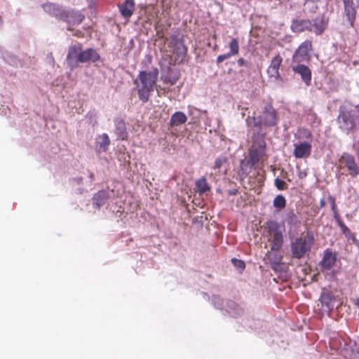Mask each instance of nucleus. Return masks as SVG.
<instances>
[{"label": "nucleus", "instance_id": "nucleus-1", "mask_svg": "<svg viewBox=\"0 0 359 359\" xmlns=\"http://www.w3.org/2000/svg\"><path fill=\"white\" fill-rule=\"evenodd\" d=\"M100 60V55L91 48L83 50L81 45L78 43L69 46L67 55V66L72 71L79 67L80 63L88 62H95Z\"/></svg>", "mask_w": 359, "mask_h": 359}, {"label": "nucleus", "instance_id": "nucleus-2", "mask_svg": "<svg viewBox=\"0 0 359 359\" xmlns=\"http://www.w3.org/2000/svg\"><path fill=\"white\" fill-rule=\"evenodd\" d=\"M158 69H153L150 72L140 71L138 76L134 80L138 97L143 103L148 102L150 93L154 90L158 76Z\"/></svg>", "mask_w": 359, "mask_h": 359}, {"label": "nucleus", "instance_id": "nucleus-3", "mask_svg": "<svg viewBox=\"0 0 359 359\" xmlns=\"http://www.w3.org/2000/svg\"><path fill=\"white\" fill-rule=\"evenodd\" d=\"M359 111L356 107L349 103H344L339 108L337 117L339 128L344 132L348 133L358 123Z\"/></svg>", "mask_w": 359, "mask_h": 359}, {"label": "nucleus", "instance_id": "nucleus-4", "mask_svg": "<svg viewBox=\"0 0 359 359\" xmlns=\"http://www.w3.org/2000/svg\"><path fill=\"white\" fill-rule=\"evenodd\" d=\"M246 121L248 126L253 124L254 126L259 128L262 125L265 126H274L277 123V114L272 105L268 104L264 107L262 116L252 118L248 117Z\"/></svg>", "mask_w": 359, "mask_h": 359}, {"label": "nucleus", "instance_id": "nucleus-5", "mask_svg": "<svg viewBox=\"0 0 359 359\" xmlns=\"http://www.w3.org/2000/svg\"><path fill=\"white\" fill-rule=\"evenodd\" d=\"M313 243V237L307 236L296 238L291 242L290 248L292 257L300 259L310 251Z\"/></svg>", "mask_w": 359, "mask_h": 359}, {"label": "nucleus", "instance_id": "nucleus-6", "mask_svg": "<svg viewBox=\"0 0 359 359\" xmlns=\"http://www.w3.org/2000/svg\"><path fill=\"white\" fill-rule=\"evenodd\" d=\"M269 232V241L271 243V251L278 252L283 244V235L278 222L271 221L267 224Z\"/></svg>", "mask_w": 359, "mask_h": 359}, {"label": "nucleus", "instance_id": "nucleus-7", "mask_svg": "<svg viewBox=\"0 0 359 359\" xmlns=\"http://www.w3.org/2000/svg\"><path fill=\"white\" fill-rule=\"evenodd\" d=\"M212 302L215 307L217 309H225L232 316H238L243 313V309L233 301H226L224 306V300L217 295H214Z\"/></svg>", "mask_w": 359, "mask_h": 359}, {"label": "nucleus", "instance_id": "nucleus-8", "mask_svg": "<svg viewBox=\"0 0 359 359\" xmlns=\"http://www.w3.org/2000/svg\"><path fill=\"white\" fill-rule=\"evenodd\" d=\"M312 43L310 41H305L302 43L294 52L292 62H304L310 60L309 52L311 50Z\"/></svg>", "mask_w": 359, "mask_h": 359}, {"label": "nucleus", "instance_id": "nucleus-9", "mask_svg": "<svg viewBox=\"0 0 359 359\" xmlns=\"http://www.w3.org/2000/svg\"><path fill=\"white\" fill-rule=\"evenodd\" d=\"M265 147L266 143L262 137H260V140L257 144L254 142L252 145L248 157L251 159L252 163H255V165L257 164L265 156Z\"/></svg>", "mask_w": 359, "mask_h": 359}, {"label": "nucleus", "instance_id": "nucleus-10", "mask_svg": "<svg viewBox=\"0 0 359 359\" xmlns=\"http://www.w3.org/2000/svg\"><path fill=\"white\" fill-rule=\"evenodd\" d=\"M291 68L295 74L301 76L302 81L306 86H309L311 84V71L306 65L302 62H292Z\"/></svg>", "mask_w": 359, "mask_h": 359}, {"label": "nucleus", "instance_id": "nucleus-11", "mask_svg": "<svg viewBox=\"0 0 359 359\" xmlns=\"http://www.w3.org/2000/svg\"><path fill=\"white\" fill-rule=\"evenodd\" d=\"M319 301L321 303L323 311L328 314H330L335 306V297L332 292L328 290H323Z\"/></svg>", "mask_w": 359, "mask_h": 359}, {"label": "nucleus", "instance_id": "nucleus-12", "mask_svg": "<svg viewBox=\"0 0 359 359\" xmlns=\"http://www.w3.org/2000/svg\"><path fill=\"white\" fill-rule=\"evenodd\" d=\"M85 16L78 11L65 9L63 13L62 20L67 22L69 25H79L84 20Z\"/></svg>", "mask_w": 359, "mask_h": 359}, {"label": "nucleus", "instance_id": "nucleus-13", "mask_svg": "<svg viewBox=\"0 0 359 359\" xmlns=\"http://www.w3.org/2000/svg\"><path fill=\"white\" fill-rule=\"evenodd\" d=\"M170 46L172 49L173 54L176 55L178 57L183 58L186 55L187 48L182 39L178 38L175 35L171 36Z\"/></svg>", "mask_w": 359, "mask_h": 359}, {"label": "nucleus", "instance_id": "nucleus-14", "mask_svg": "<svg viewBox=\"0 0 359 359\" xmlns=\"http://www.w3.org/2000/svg\"><path fill=\"white\" fill-rule=\"evenodd\" d=\"M340 162L344 164L349 172V175L352 177H355L359 174L358 167L352 155L346 153L343 154L340 158Z\"/></svg>", "mask_w": 359, "mask_h": 359}, {"label": "nucleus", "instance_id": "nucleus-15", "mask_svg": "<svg viewBox=\"0 0 359 359\" xmlns=\"http://www.w3.org/2000/svg\"><path fill=\"white\" fill-rule=\"evenodd\" d=\"M311 149V142L309 141H304L299 144H294L293 154L296 158H303L310 156Z\"/></svg>", "mask_w": 359, "mask_h": 359}, {"label": "nucleus", "instance_id": "nucleus-16", "mask_svg": "<svg viewBox=\"0 0 359 359\" xmlns=\"http://www.w3.org/2000/svg\"><path fill=\"white\" fill-rule=\"evenodd\" d=\"M43 11L48 15L62 20L65 8L57 4L46 3L43 5Z\"/></svg>", "mask_w": 359, "mask_h": 359}, {"label": "nucleus", "instance_id": "nucleus-17", "mask_svg": "<svg viewBox=\"0 0 359 359\" xmlns=\"http://www.w3.org/2000/svg\"><path fill=\"white\" fill-rule=\"evenodd\" d=\"M344 13L347 21L352 25L355 20L356 10L353 0H343Z\"/></svg>", "mask_w": 359, "mask_h": 359}, {"label": "nucleus", "instance_id": "nucleus-18", "mask_svg": "<svg viewBox=\"0 0 359 359\" xmlns=\"http://www.w3.org/2000/svg\"><path fill=\"white\" fill-rule=\"evenodd\" d=\"M114 133L117 138L121 140H125L128 138V131L125 121L121 118H116L114 119Z\"/></svg>", "mask_w": 359, "mask_h": 359}, {"label": "nucleus", "instance_id": "nucleus-19", "mask_svg": "<svg viewBox=\"0 0 359 359\" xmlns=\"http://www.w3.org/2000/svg\"><path fill=\"white\" fill-rule=\"evenodd\" d=\"M283 58L280 55L275 56L271 62L267 69V74L271 78L277 79L279 77V68L282 63Z\"/></svg>", "mask_w": 359, "mask_h": 359}, {"label": "nucleus", "instance_id": "nucleus-20", "mask_svg": "<svg viewBox=\"0 0 359 359\" xmlns=\"http://www.w3.org/2000/svg\"><path fill=\"white\" fill-rule=\"evenodd\" d=\"M291 29L294 32L312 30V22L309 20L297 19L292 21Z\"/></svg>", "mask_w": 359, "mask_h": 359}, {"label": "nucleus", "instance_id": "nucleus-21", "mask_svg": "<svg viewBox=\"0 0 359 359\" xmlns=\"http://www.w3.org/2000/svg\"><path fill=\"white\" fill-rule=\"evenodd\" d=\"M110 139L107 133H102L97 137L95 148L97 153L105 152L110 145Z\"/></svg>", "mask_w": 359, "mask_h": 359}, {"label": "nucleus", "instance_id": "nucleus-22", "mask_svg": "<svg viewBox=\"0 0 359 359\" xmlns=\"http://www.w3.org/2000/svg\"><path fill=\"white\" fill-rule=\"evenodd\" d=\"M337 262V255L330 251L326 250L324 252L323 259L320 262L321 266L325 270L331 269Z\"/></svg>", "mask_w": 359, "mask_h": 359}, {"label": "nucleus", "instance_id": "nucleus-23", "mask_svg": "<svg viewBox=\"0 0 359 359\" xmlns=\"http://www.w3.org/2000/svg\"><path fill=\"white\" fill-rule=\"evenodd\" d=\"M118 8L123 18H130L135 10V1L134 0H125L122 4L118 6Z\"/></svg>", "mask_w": 359, "mask_h": 359}, {"label": "nucleus", "instance_id": "nucleus-24", "mask_svg": "<svg viewBox=\"0 0 359 359\" xmlns=\"http://www.w3.org/2000/svg\"><path fill=\"white\" fill-rule=\"evenodd\" d=\"M327 25V21L323 15L317 16L312 22V30L316 34H322Z\"/></svg>", "mask_w": 359, "mask_h": 359}, {"label": "nucleus", "instance_id": "nucleus-25", "mask_svg": "<svg viewBox=\"0 0 359 359\" xmlns=\"http://www.w3.org/2000/svg\"><path fill=\"white\" fill-rule=\"evenodd\" d=\"M109 197V194L108 191L101 190L94 195L93 198V205L97 208H100L106 203Z\"/></svg>", "mask_w": 359, "mask_h": 359}, {"label": "nucleus", "instance_id": "nucleus-26", "mask_svg": "<svg viewBox=\"0 0 359 359\" xmlns=\"http://www.w3.org/2000/svg\"><path fill=\"white\" fill-rule=\"evenodd\" d=\"M187 121V117L184 113L182 111H176L171 116L170 124L171 126H178L185 123Z\"/></svg>", "mask_w": 359, "mask_h": 359}, {"label": "nucleus", "instance_id": "nucleus-27", "mask_svg": "<svg viewBox=\"0 0 359 359\" xmlns=\"http://www.w3.org/2000/svg\"><path fill=\"white\" fill-rule=\"evenodd\" d=\"M271 250L268 251L266 256L268 257V259L273 269H276L281 264L283 257L280 255L274 253L271 254Z\"/></svg>", "mask_w": 359, "mask_h": 359}, {"label": "nucleus", "instance_id": "nucleus-28", "mask_svg": "<svg viewBox=\"0 0 359 359\" xmlns=\"http://www.w3.org/2000/svg\"><path fill=\"white\" fill-rule=\"evenodd\" d=\"M196 187L197 188L198 191L201 194H204L210 189V187L208 185L207 180L205 177L198 179L196 182Z\"/></svg>", "mask_w": 359, "mask_h": 359}, {"label": "nucleus", "instance_id": "nucleus-29", "mask_svg": "<svg viewBox=\"0 0 359 359\" xmlns=\"http://www.w3.org/2000/svg\"><path fill=\"white\" fill-rule=\"evenodd\" d=\"M255 165V163L251 161V159L248 158H245L241 161L240 166L243 172L248 174L250 172L252 168Z\"/></svg>", "mask_w": 359, "mask_h": 359}, {"label": "nucleus", "instance_id": "nucleus-30", "mask_svg": "<svg viewBox=\"0 0 359 359\" xmlns=\"http://www.w3.org/2000/svg\"><path fill=\"white\" fill-rule=\"evenodd\" d=\"M344 346H347V349L348 348H351V353H345V356H348L353 359H359V346H358L355 343L354 344V348L353 347L351 343L349 344H346L345 343Z\"/></svg>", "mask_w": 359, "mask_h": 359}, {"label": "nucleus", "instance_id": "nucleus-31", "mask_svg": "<svg viewBox=\"0 0 359 359\" xmlns=\"http://www.w3.org/2000/svg\"><path fill=\"white\" fill-rule=\"evenodd\" d=\"M285 215V221L290 227L295 226L297 224L298 218L292 210L287 212Z\"/></svg>", "mask_w": 359, "mask_h": 359}, {"label": "nucleus", "instance_id": "nucleus-32", "mask_svg": "<svg viewBox=\"0 0 359 359\" xmlns=\"http://www.w3.org/2000/svg\"><path fill=\"white\" fill-rule=\"evenodd\" d=\"M297 136L299 140H306L311 142L312 133L311 132L306 128H300L298 130Z\"/></svg>", "mask_w": 359, "mask_h": 359}, {"label": "nucleus", "instance_id": "nucleus-33", "mask_svg": "<svg viewBox=\"0 0 359 359\" xmlns=\"http://www.w3.org/2000/svg\"><path fill=\"white\" fill-rule=\"evenodd\" d=\"M273 205L279 210L284 208L286 206L285 198L283 195L276 196L273 201Z\"/></svg>", "mask_w": 359, "mask_h": 359}, {"label": "nucleus", "instance_id": "nucleus-34", "mask_svg": "<svg viewBox=\"0 0 359 359\" xmlns=\"http://www.w3.org/2000/svg\"><path fill=\"white\" fill-rule=\"evenodd\" d=\"M231 263L240 273H241L245 268V263L241 259L232 258Z\"/></svg>", "mask_w": 359, "mask_h": 359}, {"label": "nucleus", "instance_id": "nucleus-35", "mask_svg": "<svg viewBox=\"0 0 359 359\" xmlns=\"http://www.w3.org/2000/svg\"><path fill=\"white\" fill-rule=\"evenodd\" d=\"M229 50H231L233 53L238 54L239 50V44L236 39H232L229 43Z\"/></svg>", "mask_w": 359, "mask_h": 359}, {"label": "nucleus", "instance_id": "nucleus-36", "mask_svg": "<svg viewBox=\"0 0 359 359\" xmlns=\"http://www.w3.org/2000/svg\"><path fill=\"white\" fill-rule=\"evenodd\" d=\"M226 158L224 157H219L216 158L215 161V165L214 168L216 169H219L222 165L226 162Z\"/></svg>", "mask_w": 359, "mask_h": 359}, {"label": "nucleus", "instance_id": "nucleus-37", "mask_svg": "<svg viewBox=\"0 0 359 359\" xmlns=\"http://www.w3.org/2000/svg\"><path fill=\"white\" fill-rule=\"evenodd\" d=\"M275 185L277 187V189L279 190H284L286 188L285 182L283 180H280L278 178H276L275 180Z\"/></svg>", "mask_w": 359, "mask_h": 359}, {"label": "nucleus", "instance_id": "nucleus-38", "mask_svg": "<svg viewBox=\"0 0 359 359\" xmlns=\"http://www.w3.org/2000/svg\"><path fill=\"white\" fill-rule=\"evenodd\" d=\"M237 63L239 67H248V62L242 57L238 60Z\"/></svg>", "mask_w": 359, "mask_h": 359}, {"label": "nucleus", "instance_id": "nucleus-39", "mask_svg": "<svg viewBox=\"0 0 359 359\" xmlns=\"http://www.w3.org/2000/svg\"><path fill=\"white\" fill-rule=\"evenodd\" d=\"M307 176V171L306 170H299L298 177L299 179H304Z\"/></svg>", "mask_w": 359, "mask_h": 359}, {"label": "nucleus", "instance_id": "nucleus-40", "mask_svg": "<svg viewBox=\"0 0 359 359\" xmlns=\"http://www.w3.org/2000/svg\"><path fill=\"white\" fill-rule=\"evenodd\" d=\"M329 201L331 203L332 211H336L337 210V208H336V204H335L334 198L332 196H329Z\"/></svg>", "mask_w": 359, "mask_h": 359}, {"label": "nucleus", "instance_id": "nucleus-41", "mask_svg": "<svg viewBox=\"0 0 359 359\" xmlns=\"http://www.w3.org/2000/svg\"><path fill=\"white\" fill-rule=\"evenodd\" d=\"M339 226H340L341 231L345 233L346 231H348V227L342 222L341 220L338 221Z\"/></svg>", "mask_w": 359, "mask_h": 359}, {"label": "nucleus", "instance_id": "nucleus-42", "mask_svg": "<svg viewBox=\"0 0 359 359\" xmlns=\"http://www.w3.org/2000/svg\"><path fill=\"white\" fill-rule=\"evenodd\" d=\"M225 60H226V56L224 54L223 55H219L217 58V63H221L223 61H224Z\"/></svg>", "mask_w": 359, "mask_h": 359}, {"label": "nucleus", "instance_id": "nucleus-43", "mask_svg": "<svg viewBox=\"0 0 359 359\" xmlns=\"http://www.w3.org/2000/svg\"><path fill=\"white\" fill-rule=\"evenodd\" d=\"M224 55H225V56H226V59H228V58L231 57V56H233V55H237V54H236V53H233L231 52V50H229V51L228 53H225Z\"/></svg>", "mask_w": 359, "mask_h": 359}, {"label": "nucleus", "instance_id": "nucleus-44", "mask_svg": "<svg viewBox=\"0 0 359 359\" xmlns=\"http://www.w3.org/2000/svg\"><path fill=\"white\" fill-rule=\"evenodd\" d=\"M224 55H225V56H226V59H228V58L231 57V56H233V55H237V54H236V53H233L231 52V50H229V51L228 53H225Z\"/></svg>", "mask_w": 359, "mask_h": 359}, {"label": "nucleus", "instance_id": "nucleus-45", "mask_svg": "<svg viewBox=\"0 0 359 359\" xmlns=\"http://www.w3.org/2000/svg\"><path fill=\"white\" fill-rule=\"evenodd\" d=\"M237 192H238V190L236 189H230L228 191L229 194L231 195V196L236 195L237 194Z\"/></svg>", "mask_w": 359, "mask_h": 359}, {"label": "nucleus", "instance_id": "nucleus-46", "mask_svg": "<svg viewBox=\"0 0 359 359\" xmlns=\"http://www.w3.org/2000/svg\"><path fill=\"white\" fill-rule=\"evenodd\" d=\"M333 212H334V218L337 220V222H338L339 220H341V219H339V213H338L337 210H336V211H333Z\"/></svg>", "mask_w": 359, "mask_h": 359}, {"label": "nucleus", "instance_id": "nucleus-47", "mask_svg": "<svg viewBox=\"0 0 359 359\" xmlns=\"http://www.w3.org/2000/svg\"><path fill=\"white\" fill-rule=\"evenodd\" d=\"M320 205L321 208L324 207L325 205V202L324 201V199H321L320 201Z\"/></svg>", "mask_w": 359, "mask_h": 359}, {"label": "nucleus", "instance_id": "nucleus-48", "mask_svg": "<svg viewBox=\"0 0 359 359\" xmlns=\"http://www.w3.org/2000/svg\"><path fill=\"white\" fill-rule=\"evenodd\" d=\"M17 61L15 59L13 60V61L11 63L12 65H17Z\"/></svg>", "mask_w": 359, "mask_h": 359}, {"label": "nucleus", "instance_id": "nucleus-49", "mask_svg": "<svg viewBox=\"0 0 359 359\" xmlns=\"http://www.w3.org/2000/svg\"><path fill=\"white\" fill-rule=\"evenodd\" d=\"M355 304L359 306V298L355 300Z\"/></svg>", "mask_w": 359, "mask_h": 359}, {"label": "nucleus", "instance_id": "nucleus-50", "mask_svg": "<svg viewBox=\"0 0 359 359\" xmlns=\"http://www.w3.org/2000/svg\"><path fill=\"white\" fill-rule=\"evenodd\" d=\"M80 181H81V178H78V179H77V182H78V183H80Z\"/></svg>", "mask_w": 359, "mask_h": 359}]
</instances>
